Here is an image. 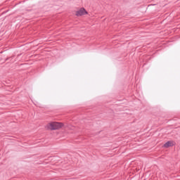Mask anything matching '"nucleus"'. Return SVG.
Segmentation results:
<instances>
[{"label":"nucleus","mask_w":180,"mask_h":180,"mask_svg":"<svg viewBox=\"0 0 180 180\" xmlns=\"http://www.w3.org/2000/svg\"><path fill=\"white\" fill-rule=\"evenodd\" d=\"M173 146H175V142H174V141H169L164 144L163 147L165 148H168L169 147H172Z\"/></svg>","instance_id":"7ed1b4c3"},{"label":"nucleus","mask_w":180,"mask_h":180,"mask_svg":"<svg viewBox=\"0 0 180 180\" xmlns=\"http://www.w3.org/2000/svg\"><path fill=\"white\" fill-rule=\"evenodd\" d=\"M47 130H60L64 127V123L59 122H51L46 125Z\"/></svg>","instance_id":"f257e3e1"},{"label":"nucleus","mask_w":180,"mask_h":180,"mask_svg":"<svg viewBox=\"0 0 180 180\" xmlns=\"http://www.w3.org/2000/svg\"><path fill=\"white\" fill-rule=\"evenodd\" d=\"M76 16H84V15H88V11L84 8H79L76 11Z\"/></svg>","instance_id":"f03ea898"}]
</instances>
